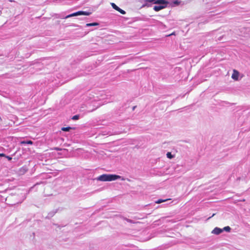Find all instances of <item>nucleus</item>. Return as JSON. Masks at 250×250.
I'll list each match as a JSON object with an SVG mask.
<instances>
[{
	"mask_svg": "<svg viewBox=\"0 0 250 250\" xmlns=\"http://www.w3.org/2000/svg\"><path fill=\"white\" fill-rule=\"evenodd\" d=\"M117 179H121L123 181L125 180V178L119 175L115 174H103L97 178V180L100 181H112Z\"/></svg>",
	"mask_w": 250,
	"mask_h": 250,
	"instance_id": "obj_1",
	"label": "nucleus"
},
{
	"mask_svg": "<svg viewBox=\"0 0 250 250\" xmlns=\"http://www.w3.org/2000/svg\"><path fill=\"white\" fill-rule=\"evenodd\" d=\"M154 3L159 4V5L154 6L153 7V9L155 11H159L165 8L168 3V2L165 0H157L154 2Z\"/></svg>",
	"mask_w": 250,
	"mask_h": 250,
	"instance_id": "obj_2",
	"label": "nucleus"
},
{
	"mask_svg": "<svg viewBox=\"0 0 250 250\" xmlns=\"http://www.w3.org/2000/svg\"><path fill=\"white\" fill-rule=\"evenodd\" d=\"M90 14H91V13L89 12L80 11H78V12H76L75 13H72L71 14H70V15H68L66 16L65 17V19H67L68 18H70V17H72L80 16V15L89 16Z\"/></svg>",
	"mask_w": 250,
	"mask_h": 250,
	"instance_id": "obj_3",
	"label": "nucleus"
},
{
	"mask_svg": "<svg viewBox=\"0 0 250 250\" xmlns=\"http://www.w3.org/2000/svg\"><path fill=\"white\" fill-rule=\"evenodd\" d=\"M111 6L113 7V8H114L116 10L119 11L120 13H121L122 14H125V12L124 10H123L122 9L120 8L115 3H111Z\"/></svg>",
	"mask_w": 250,
	"mask_h": 250,
	"instance_id": "obj_4",
	"label": "nucleus"
},
{
	"mask_svg": "<svg viewBox=\"0 0 250 250\" xmlns=\"http://www.w3.org/2000/svg\"><path fill=\"white\" fill-rule=\"evenodd\" d=\"M239 76V72L235 69L233 70V73L231 76L232 79L235 81H237V80H238Z\"/></svg>",
	"mask_w": 250,
	"mask_h": 250,
	"instance_id": "obj_5",
	"label": "nucleus"
},
{
	"mask_svg": "<svg viewBox=\"0 0 250 250\" xmlns=\"http://www.w3.org/2000/svg\"><path fill=\"white\" fill-rule=\"evenodd\" d=\"M223 231V229L218 227L215 228L212 231L211 233L216 235L220 234Z\"/></svg>",
	"mask_w": 250,
	"mask_h": 250,
	"instance_id": "obj_6",
	"label": "nucleus"
},
{
	"mask_svg": "<svg viewBox=\"0 0 250 250\" xmlns=\"http://www.w3.org/2000/svg\"><path fill=\"white\" fill-rule=\"evenodd\" d=\"M99 25V23L97 22H93V23H87L86 24V27L89 26H96Z\"/></svg>",
	"mask_w": 250,
	"mask_h": 250,
	"instance_id": "obj_7",
	"label": "nucleus"
},
{
	"mask_svg": "<svg viewBox=\"0 0 250 250\" xmlns=\"http://www.w3.org/2000/svg\"><path fill=\"white\" fill-rule=\"evenodd\" d=\"M72 128L71 127H63L62 128V130L63 131H69Z\"/></svg>",
	"mask_w": 250,
	"mask_h": 250,
	"instance_id": "obj_8",
	"label": "nucleus"
},
{
	"mask_svg": "<svg viewBox=\"0 0 250 250\" xmlns=\"http://www.w3.org/2000/svg\"><path fill=\"white\" fill-rule=\"evenodd\" d=\"M167 157L169 159H172L174 158V156L172 155L171 152H168L167 153Z\"/></svg>",
	"mask_w": 250,
	"mask_h": 250,
	"instance_id": "obj_9",
	"label": "nucleus"
},
{
	"mask_svg": "<svg viewBox=\"0 0 250 250\" xmlns=\"http://www.w3.org/2000/svg\"><path fill=\"white\" fill-rule=\"evenodd\" d=\"M222 229H223V231L224 230L227 232H229L231 230V228L229 226H227Z\"/></svg>",
	"mask_w": 250,
	"mask_h": 250,
	"instance_id": "obj_10",
	"label": "nucleus"
},
{
	"mask_svg": "<svg viewBox=\"0 0 250 250\" xmlns=\"http://www.w3.org/2000/svg\"><path fill=\"white\" fill-rule=\"evenodd\" d=\"M169 199H166V200L159 199L157 201H156L155 203L156 204H160L161 203H163V202L167 201Z\"/></svg>",
	"mask_w": 250,
	"mask_h": 250,
	"instance_id": "obj_11",
	"label": "nucleus"
},
{
	"mask_svg": "<svg viewBox=\"0 0 250 250\" xmlns=\"http://www.w3.org/2000/svg\"><path fill=\"white\" fill-rule=\"evenodd\" d=\"M173 2L175 5H178L180 3L181 1H180V0H175L173 1Z\"/></svg>",
	"mask_w": 250,
	"mask_h": 250,
	"instance_id": "obj_12",
	"label": "nucleus"
},
{
	"mask_svg": "<svg viewBox=\"0 0 250 250\" xmlns=\"http://www.w3.org/2000/svg\"><path fill=\"white\" fill-rule=\"evenodd\" d=\"M79 119V116L78 115H75V116H73V117L72 118V119L74 120H78Z\"/></svg>",
	"mask_w": 250,
	"mask_h": 250,
	"instance_id": "obj_13",
	"label": "nucleus"
},
{
	"mask_svg": "<svg viewBox=\"0 0 250 250\" xmlns=\"http://www.w3.org/2000/svg\"><path fill=\"white\" fill-rule=\"evenodd\" d=\"M21 144H31V141H28L27 142L25 141H22L21 143Z\"/></svg>",
	"mask_w": 250,
	"mask_h": 250,
	"instance_id": "obj_14",
	"label": "nucleus"
},
{
	"mask_svg": "<svg viewBox=\"0 0 250 250\" xmlns=\"http://www.w3.org/2000/svg\"><path fill=\"white\" fill-rule=\"evenodd\" d=\"M5 157L9 160V161H10L12 160V157L9 156H6L5 155Z\"/></svg>",
	"mask_w": 250,
	"mask_h": 250,
	"instance_id": "obj_15",
	"label": "nucleus"
},
{
	"mask_svg": "<svg viewBox=\"0 0 250 250\" xmlns=\"http://www.w3.org/2000/svg\"><path fill=\"white\" fill-rule=\"evenodd\" d=\"M146 0V1L149 2H153L154 3V2L155 1H157V0Z\"/></svg>",
	"mask_w": 250,
	"mask_h": 250,
	"instance_id": "obj_16",
	"label": "nucleus"
},
{
	"mask_svg": "<svg viewBox=\"0 0 250 250\" xmlns=\"http://www.w3.org/2000/svg\"><path fill=\"white\" fill-rule=\"evenodd\" d=\"M0 157H5V155L4 153H0Z\"/></svg>",
	"mask_w": 250,
	"mask_h": 250,
	"instance_id": "obj_17",
	"label": "nucleus"
},
{
	"mask_svg": "<svg viewBox=\"0 0 250 250\" xmlns=\"http://www.w3.org/2000/svg\"><path fill=\"white\" fill-rule=\"evenodd\" d=\"M55 149H56V150H60V149H59V148H55Z\"/></svg>",
	"mask_w": 250,
	"mask_h": 250,
	"instance_id": "obj_18",
	"label": "nucleus"
}]
</instances>
